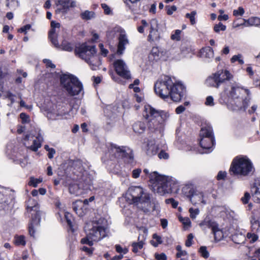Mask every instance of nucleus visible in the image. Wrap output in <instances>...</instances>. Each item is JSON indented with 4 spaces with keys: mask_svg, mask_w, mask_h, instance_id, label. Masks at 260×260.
I'll return each mask as SVG.
<instances>
[{
    "mask_svg": "<svg viewBox=\"0 0 260 260\" xmlns=\"http://www.w3.org/2000/svg\"><path fill=\"white\" fill-rule=\"evenodd\" d=\"M214 74L220 85L225 83L224 91L222 93V95L225 94L233 100L232 105L234 106L235 110H244L247 107L250 99L249 90L241 87L236 83L225 82L232 76L227 70H219Z\"/></svg>",
    "mask_w": 260,
    "mask_h": 260,
    "instance_id": "nucleus-1",
    "label": "nucleus"
},
{
    "mask_svg": "<svg viewBox=\"0 0 260 260\" xmlns=\"http://www.w3.org/2000/svg\"><path fill=\"white\" fill-rule=\"evenodd\" d=\"M155 93L163 99H170L174 102H179L185 93V88L180 83H174L171 78L165 76L159 78L154 86Z\"/></svg>",
    "mask_w": 260,
    "mask_h": 260,
    "instance_id": "nucleus-2",
    "label": "nucleus"
},
{
    "mask_svg": "<svg viewBox=\"0 0 260 260\" xmlns=\"http://www.w3.org/2000/svg\"><path fill=\"white\" fill-rule=\"evenodd\" d=\"M126 199L130 204H135L146 213L151 209L152 211L155 210L157 205L151 200L150 193L140 186L129 187L126 193Z\"/></svg>",
    "mask_w": 260,
    "mask_h": 260,
    "instance_id": "nucleus-3",
    "label": "nucleus"
},
{
    "mask_svg": "<svg viewBox=\"0 0 260 260\" xmlns=\"http://www.w3.org/2000/svg\"><path fill=\"white\" fill-rule=\"evenodd\" d=\"M105 219L99 218L87 223L84 226L86 237L81 240L83 244L92 246L93 242H98L106 236V228Z\"/></svg>",
    "mask_w": 260,
    "mask_h": 260,
    "instance_id": "nucleus-4",
    "label": "nucleus"
},
{
    "mask_svg": "<svg viewBox=\"0 0 260 260\" xmlns=\"http://www.w3.org/2000/svg\"><path fill=\"white\" fill-rule=\"evenodd\" d=\"M150 175L154 192L162 196L177 189V182L174 178L159 175L156 172L151 173Z\"/></svg>",
    "mask_w": 260,
    "mask_h": 260,
    "instance_id": "nucleus-5",
    "label": "nucleus"
},
{
    "mask_svg": "<svg viewBox=\"0 0 260 260\" xmlns=\"http://www.w3.org/2000/svg\"><path fill=\"white\" fill-rule=\"evenodd\" d=\"M230 171L234 175L241 177L251 176L255 172L251 160L245 155H239L234 158Z\"/></svg>",
    "mask_w": 260,
    "mask_h": 260,
    "instance_id": "nucleus-6",
    "label": "nucleus"
},
{
    "mask_svg": "<svg viewBox=\"0 0 260 260\" xmlns=\"http://www.w3.org/2000/svg\"><path fill=\"white\" fill-rule=\"evenodd\" d=\"M75 55L84 60L92 70H96L101 64L99 57L96 55L94 46H88L82 44L75 49Z\"/></svg>",
    "mask_w": 260,
    "mask_h": 260,
    "instance_id": "nucleus-7",
    "label": "nucleus"
},
{
    "mask_svg": "<svg viewBox=\"0 0 260 260\" xmlns=\"http://www.w3.org/2000/svg\"><path fill=\"white\" fill-rule=\"evenodd\" d=\"M143 116L148 119V127L150 131L160 132L163 129L164 120L159 111L156 110L150 105H146Z\"/></svg>",
    "mask_w": 260,
    "mask_h": 260,
    "instance_id": "nucleus-8",
    "label": "nucleus"
},
{
    "mask_svg": "<svg viewBox=\"0 0 260 260\" xmlns=\"http://www.w3.org/2000/svg\"><path fill=\"white\" fill-rule=\"evenodd\" d=\"M60 83L71 96L78 95L83 90L82 83L77 78L72 75H63L60 78Z\"/></svg>",
    "mask_w": 260,
    "mask_h": 260,
    "instance_id": "nucleus-9",
    "label": "nucleus"
},
{
    "mask_svg": "<svg viewBox=\"0 0 260 260\" xmlns=\"http://www.w3.org/2000/svg\"><path fill=\"white\" fill-rule=\"evenodd\" d=\"M201 137L200 144L204 149H210L214 144V138L212 135V129L210 126H204L200 131Z\"/></svg>",
    "mask_w": 260,
    "mask_h": 260,
    "instance_id": "nucleus-10",
    "label": "nucleus"
},
{
    "mask_svg": "<svg viewBox=\"0 0 260 260\" xmlns=\"http://www.w3.org/2000/svg\"><path fill=\"white\" fill-rule=\"evenodd\" d=\"M110 151L115 155L116 157H121L127 163H132L133 161L132 151L128 148L124 146H118L116 145H111Z\"/></svg>",
    "mask_w": 260,
    "mask_h": 260,
    "instance_id": "nucleus-11",
    "label": "nucleus"
},
{
    "mask_svg": "<svg viewBox=\"0 0 260 260\" xmlns=\"http://www.w3.org/2000/svg\"><path fill=\"white\" fill-rule=\"evenodd\" d=\"M200 225H205L209 228H211L212 233L214 235L215 241H219L222 238L223 233L219 229L218 224L214 221L210 220L209 218H205L204 220L200 223Z\"/></svg>",
    "mask_w": 260,
    "mask_h": 260,
    "instance_id": "nucleus-12",
    "label": "nucleus"
},
{
    "mask_svg": "<svg viewBox=\"0 0 260 260\" xmlns=\"http://www.w3.org/2000/svg\"><path fill=\"white\" fill-rule=\"evenodd\" d=\"M55 5L57 7L55 10L56 14H66L70 8L76 6V3L71 0H57L55 1Z\"/></svg>",
    "mask_w": 260,
    "mask_h": 260,
    "instance_id": "nucleus-13",
    "label": "nucleus"
},
{
    "mask_svg": "<svg viewBox=\"0 0 260 260\" xmlns=\"http://www.w3.org/2000/svg\"><path fill=\"white\" fill-rule=\"evenodd\" d=\"M114 67L118 75L126 79L131 77L129 71L125 62L121 59H117L114 62Z\"/></svg>",
    "mask_w": 260,
    "mask_h": 260,
    "instance_id": "nucleus-14",
    "label": "nucleus"
},
{
    "mask_svg": "<svg viewBox=\"0 0 260 260\" xmlns=\"http://www.w3.org/2000/svg\"><path fill=\"white\" fill-rule=\"evenodd\" d=\"M188 196L189 198L190 202L194 205L199 204L200 202L206 204L204 200V194L202 191H200L193 188L189 190V194Z\"/></svg>",
    "mask_w": 260,
    "mask_h": 260,
    "instance_id": "nucleus-15",
    "label": "nucleus"
},
{
    "mask_svg": "<svg viewBox=\"0 0 260 260\" xmlns=\"http://www.w3.org/2000/svg\"><path fill=\"white\" fill-rule=\"evenodd\" d=\"M129 43L127 37L124 31H121L118 37V44L117 53L119 55L123 54L125 47V46Z\"/></svg>",
    "mask_w": 260,
    "mask_h": 260,
    "instance_id": "nucleus-16",
    "label": "nucleus"
},
{
    "mask_svg": "<svg viewBox=\"0 0 260 260\" xmlns=\"http://www.w3.org/2000/svg\"><path fill=\"white\" fill-rule=\"evenodd\" d=\"M158 149V145L153 141H149L147 143L145 151L147 155L152 156L157 154Z\"/></svg>",
    "mask_w": 260,
    "mask_h": 260,
    "instance_id": "nucleus-17",
    "label": "nucleus"
},
{
    "mask_svg": "<svg viewBox=\"0 0 260 260\" xmlns=\"http://www.w3.org/2000/svg\"><path fill=\"white\" fill-rule=\"evenodd\" d=\"M251 193L255 202L260 203V185H253L251 188Z\"/></svg>",
    "mask_w": 260,
    "mask_h": 260,
    "instance_id": "nucleus-18",
    "label": "nucleus"
},
{
    "mask_svg": "<svg viewBox=\"0 0 260 260\" xmlns=\"http://www.w3.org/2000/svg\"><path fill=\"white\" fill-rule=\"evenodd\" d=\"M43 140V136L39 134L36 139L33 140V144L30 146V149L34 151H37L41 147Z\"/></svg>",
    "mask_w": 260,
    "mask_h": 260,
    "instance_id": "nucleus-19",
    "label": "nucleus"
},
{
    "mask_svg": "<svg viewBox=\"0 0 260 260\" xmlns=\"http://www.w3.org/2000/svg\"><path fill=\"white\" fill-rule=\"evenodd\" d=\"M206 83L208 86L214 87L217 88H218L220 85L214 74L207 79Z\"/></svg>",
    "mask_w": 260,
    "mask_h": 260,
    "instance_id": "nucleus-20",
    "label": "nucleus"
},
{
    "mask_svg": "<svg viewBox=\"0 0 260 260\" xmlns=\"http://www.w3.org/2000/svg\"><path fill=\"white\" fill-rule=\"evenodd\" d=\"M200 55L202 57L208 58H212L213 57V49L210 47L203 48L200 51Z\"/></svg>",
    "mask_w": 260,
    "mask_h": 260,
    "instance_id": "nucleus-21",
    "label": "nucleus"
},
{
    "mask_svg": "<svg viewBox=\"0 0 260 260\" xmlns=\"http://www.w3.org/2000/svg\"><path fill=\"white\" fill-rule=\"evenodd\" d=\"M134 131L138 134L143 133L145 130V125L144 122L138 121L133 125Z\"/></svg>",
    "mask_w": 260,
    "mask_h": 260,
    "instance_id": "nucleus-22",
    "label": "nucleus"
},
{
    "mask_svg": "<svg viewBox=\"0 0 260 260\" xmlns=\"http://www.w3.org/2000/svg\"><path fill=\"white\" fill-rule=\"evenodd\" d=\"M160 52L158 47H153L149 55L150 60H157L160 57Z\"/></svg>",
    "mask_w": 260,
    "mask_h": 260,
    "instance_id": "nucleus-23",
    "label": "nucleus"
},
{
    "mask_svg": "<svg viewBox=\"0 0 260 260\" xmlns=\"http://www.w3.org/2000/svg\"><path fill=\"white\" fill-rule=\"evenodd\" d=\"M141 0H123L126 6L132 11L136 10L137 3Z\"/></svg>",
    "mask_w": 260,
    "mask_h": 260,
    "instance_id": "nucleus-24",
    "label": "nucleus"
},
{
    "mask_svg": "<svg viewBox=\"0 0 260 260\" xmlns=\"http://www.w3.org/2000/svg\"><path fill=\"white\" fill-rule=\"evenodd\" d=\"M82 205V203L80 201H78L75 203H73V208L74 210V211L79 216H82L83 215V213L82 209L79 208L78 207H80Z\"/></svg>",
    "mask_w": 260,
    "mask_h": 260,
    "instance_id": "nucleus-25",
    "label": "nucleus"
},
{
    "mask_svg": "<svg viewBox=\"0 0 260 260\" xmlns=\"http://www.w3.org/2000/svg\"><path fill=\"white\" fill-rule=\"evenodd\" d=\"M69 192L75 196H79L81 194L82 191L79 189L77 184L70 185L69 188Z\"/></svg>",
    "mask_w": 260,
    "mask_h": 260,
    "instance_id": "nucleus-26",
    "label": "nucleus"
},
{
    "mask_svg": "<svg viewBox=\"0 0 260 260\" xmlns=\"http://www.w3.org/2000/svg\"><path fill=\"white\" fill-rule=\"evenodd\" d=\"M62 50L66 51L71 52L73 50V46L70 43L66 41H63L61 45Z\"/></svg>",
    "mask_w": 260,
    "mask_h": 260,
    "instance_id": "nucleus-27",
    "label": "nucleus"
},
{
    "mask_svg": "<svg viewBox=\"0 0 260 260\" xmlns=\"http://www.w3.org/2000/svg\"><path fill=\"white\" fill-rule=\"evenodd\" d=\"M9 198L8 194L0 192V205L2 206L3 205L7 204Z\"/></svg>",
    "mask_w": 260,
    "mask_h": 260,
    "instance_id": "nucleus-28",
    "label": "nucleus"
},
{
    "mask_svg": "<svg viewBox=\"0 0 260 260\" xmlns=\"http://www.w3.org/2000/svg\"><path fill=\"white\" fill-rule=\"evenodd\" d=\"M94 13L92 11H85L81 14L83 19L89 20L94 17Z\"/></svg>",
    "mask_w": 260,
    "mask_h": 260,
    "instance_id": "nucleus-29",
    "label": "nucleus"
},
{
    "mask_svg": "<svg viewBox=\"0 0 260 260\" xmlns=\"http://www.w3.org/2000/svg\"><path fill=\"white\" fill-rule=\"evenodd\" d=\"M37 205L38 203L36 201L32 199H29L27 202L26 208L28 210H29V211L34 210H35L34 208H36Z\"/></svg>",
    "mask_w": 260,
    "mask_h": 260,
    "instance_id": "nucleus-30",
    "label": "nucleus"
},
{
    "mask_svg": "<svg viewBox=\"0 0 260 260\" xmlns=\"http://www.w3.org/2000/svg\"><path fill=\"white\" fill-rule=\"evenodd\" d=\"M14 243L16 245H25V238L23 236H16L15 237Z\"/></svg>",
    "mask_w": 260,
    "mask_h": 260,
    "instance_id": "nucleus-31",
    "label": "nucleus"
},
{
    "mask_svg": "<svg viewBox=\"0 0 260 260\" xmlns=\"http://www.w3.org/2000/svg\"><path fill=\"white\" fill-rule=\"evenodd\" d=\"M42 181V178L36 179L33 177L30 178V180L28 183V185L36 187L38 184Z\"/></svg>",
    "mask_w": 260,
    "mask_h": 260,
    "instance_id": "nucleus-32",
    "label": "nucleus"
},
{
    "mask_svg": "<svg viewBox=\"0 0 260 260\" xmlns=\"http://www.w3.org/2000/svg\"><path fill=\"white\" fill-rule=\"evenodd\" d=\"M144 244V243L142 241L138 243L134 242L132 244V246L133 247V251L135 253L137 252L139 249H141L143 248Z\"/></svg>",
    "mask_w": 260,
    "mask_h": 260,
    "instance_id": "nucleus-33",
    "label": "nucleus"
},
{
    "mask_svg": "<svg viewBox=\"0 0 260 260\" xmlns=\"http://www.w3.org/2000/svg\"><path fill=\"white\" fill-rule=\"evenodd\" d=\"M157 37V30L155 29L153 27V26L151 24L150 33L148 36L149 40V41H153L154 39H156Z\"/></svg>",
    "mask_w": 260,
    "mask_h": 260,
    "instance_id": "nucleus-34",
    "label": "nucleus"
},
{
    "mask_svg": "<svg viewBox=\"0 0 260 260\" xmlns=\"http://www.w3.org/2000/svg\"><path fill=\"white\" fill-rule=\"evenodd\" d=\"M250 25H258L260 24V18L258 17H253L247 20H245Z\"/></svg>",
    "mask_w": 260,
    "mask_h": 260,
    "instance_id": "nucleus-35",
    "label": "nucleus"
},
{
    "mask_svg": "<svg viewBox=\"0 0 260 260\" xmlns=\"http://www.w3.org/2000/svg\"><path fill=\"white\" fill-rule=\"evenodd\" d=\"M7 6L11 9H15L19 6L17 0H7Z\"/></svg>",
    "mask_w": 260,
    "mask_h": 260,
    "instance_id": "nucleus-36",
    "label": "nucleus"
},
{
    "mask_svg": "<svg viewBox=\"0 0 260 260\" xmlns=\"http://www.w3.org/2000/svg\"><path fill=\"white\" fill-rule=\"evenodd\" d=\"M199 252L201 256L205 258H207L209 256V253L206 246H201L199 249Z\"/></svg>",
    "mask_w": 260,
    "mask_h": 260,
    "instance_id": "nucleus-37",
    "label": "nucleus"
},
{
    "mask_svg": "<svg viewBox=\"0 0 260 260\" xmlns=\"http://www.w3.org/2000/svg\"><path fill=\"white\" fill-rule=\"evenodd\" d=\"M196 14V11H193L190 13H187L185 15V17L189 19L190 23L192 25H193L196 23L195 16Z\"/></svg>",
    "mask_w": 260,
    "mask_h": 260,
    "instance_id": "nucleus-38",
    "label": "nucleus"
},
{
    "mask_svg": "<svg viewBox=\"0 0 260 260\" xmlns=\"http://www.w3.org/2000/svg\"><path fill=\"white\" fill-rule=\"evenodd\" d=\"M251 229L253 231H257L259 228V221L255 219L254 218H252L251 220Z\"/></svg>",
    "mask_w": 260,
    "mask_h": 260,
    "instance_id": "nucleus-39",
    "label": "nucleus"
},
{
    "mask_svg": "<svg viewBox=\"0 0 260 260\" xmlns=\"http://www.w3.org/2000/svg\"><path fill=\"white\" fill-rule=\"evenodd\" d=\"M181 30L177 29L175 31L174 34H172L171 36V38L172 40L179 41L181 39L180 35Z\"/></svg>",
    "mask_w": 260,
    "mask_h": 260,
    "instance_id": "nucleus-40",
    "label": "nucleus"
},
{
    "mask_svg": "<svg viewBox=\"0 0 260 260\" xmlns=\"http://www.w3.org/2000/svg\"><path fill=\"white\" fill-rule=\"evenodd\" d=\"M247 238L249 240L250 242L254 243L257 240L258 236L254 233H248L247 234Z\"/></svg>",
    "mask_w": 260,
    "mask_h": 260,
    "instance_id": "nucleus-41",
    "label": "nucleus"
},
{
    "mask_svg": "<svg viewBox=\"0 0 260 260\" xmlns=\"http://www.w3.org/2000/svg\"><path fill=\"white\" fill-rule=\"evenodd\" d=\"M176 249L178 251V252L176 254V257L177 258L180 257L182 256H185L187 254V252L185 250H182V247L179 245L176 246Z\"/></svg>",
    "mask_w": 260,
    "mask_h": 260,
    "instance_id": "nucleus-42",
    "label": "nucleus"
},
{
    "mask_svg": "<svg viewBox=\"0 0 260 260\" xmlns=\"http://www.w3.org/2000/svg\"><path fill=\"white\" fill-rule=\"evenodd\" d=\"M226 29V26L223 25L221 22L218 24H215L214 26V30L216 32H219L220 30L224 31Z\"/></svg>",
    "mask_w": 260,
    "mask_h": 260,
    "instance_id": "nucleus-43",
    "label": "nucleus"
},
{
    "mask_svg": "<svg viewBox=\"0 0 260 260\" xmlns=\"http://www.w3.org/2000/svg\"><path fill=\"white\" fill-rule=\"evenodd\" d=\"M189 212L190 213V216L191 218L194 219L196 218L197 215L199 213V210L198 209H193L192 208H190L189 209Z\"/></svg>",
    "mask_w": 260,
    "mask_h": 260,
    "instance_id": "nucleus-44",
    "label": "nucleus"
},
{
    "mask_svg": "<svg viewBox=\"0 0 260 260\" xmlns=\"http://www.w3.org/2000/svg\"><path fill=\"white\" fill-rule=\"evenodd\" d=\"M20 118L23 123H26L29 122V117L24 113H21L20 114Z\"/></svg>",
    "mask_w": 260,
    "mask_h": 260,
    "instance_id": "nucleus-45",
    "label": "nucleus"
},
{
    "mask_svg": "<svg viewBox=\"0 0 260 260\" xmlns=\"http://www.w3.org/2000/svg\"><path fill=\"white\" fill-rule=\"evenodd\" d=\"M244 10L242 7H239L237 10L233 11V15L235 16H242L244 13Z\"/></svg>",
    "mask_w": 260,
    "mask_h": 260,
    "instance_id": "nucleus-46",
    "label": "nucleus"
},
{
    "mask_svg": "<svg viewBox=\"0 0 260 260\" xmlns=\"http://www.w3.org/2000/svg\"><path fill=\"white\" fill-rule=\"evenodd\" d=\"M193 236L192 234H190L187 236V239L185 242V246L187 247H190L192 244L193 241Z\"/></svg>",
    "mask_w": 260,
    "mask_h": 260,
    "instance_id": "nucleus-47",
    "label": "nucleus"
},
{
    "mask_svg": "<svg viewBox=\"0 0 260 260\" xmlns=\"http://www.w3.org/2000/svg\"><path fill=\"white\" fill-rule=\"evenodd\" d=\"M205 105L209 106H213L214 105V99L212 96H208L207 97Z\"/></svg>",
    "mask_w": 260,
    "mask_h": 260,
    "instance_id": "nucleus-48",
    "label": "nucleus"
},
{
    "mask_svg": "<svg viewBox=\"0 0 260 260\" xmlns=\"http://www.w3.org/2000/svg\"><path fill=\"white\" fill-rule=\"evenodd\" d=\"M250 198V193L246 192L244 193V196L241 198V200L244 204H247Z\"/></svg>",
    "mask_w": 260,
    "mask_h": 260,
    "instance_id": "nucleus-49",
    "label": "nucleus"
},
{
    "mask_svg": "<svg viewBox=\"0 0 260 260\" xmlns=\"http://www.w3.org/2000/svg\"><path fill=\"white\" fill-rule=\"evenodd\" d=\"M166 203L167 204H171L172 205V207L174 208H176L177 207L178 205V202L176 201L173 198L167 199L166 200Z\"/></svg>",
    "mask_w": 260,
    "mask_h": 260,
    "instance_id": "nucleus-50",
    "label": "nucleus"
},
{
    "mask_svg": "<svg viewBox=\"0 0 260 260\" xmlns=\"http://www.w3.org/2000/svg\"><path fill=\"white\" fill-rule=\"evenodd\" d=\"M49 38H50L52 43L55 47L58 48H60V46L57 40V36H54L52 37H49Z\"/></svg>",
    "mask_w": 260,
    "mask_h": 260,
    "instance_id": "nucleus-51",
    "label": "nucleus"
},
{
    "mask_svg": "<svg viewBox=\"0 0 260 260\" xmlns=\"http://www.w3.org/2000/svg\"><path fill=\"white\" fill-rule=\"evenodd\" d=\"M167 13L168 15H172L174 12L176 11L177 10V8L175 6H172L171 7L167 6Z\"/></svg>",
    "mask_w": 260,
    "mask_h": 260,
    "instance_id": "nucleus-52",
    "label": "nucleus"
},
{
    "mask_svg": "<svg viewBox=\"0 0 260 260\" xmlns=\"http://www.w3.org/2000/svg\"><path fill=\"white\" fill-rule=\"evenodd\" d=\"M155 257L157 260H167V257L165 253L155 254Z\"/></svg>",
    "mask_w": 260,
    "mask_h": 260,
    "instance_id": "nucleus-53",
    "label": "nucleus"
},
{
    "mask_svg": "<svg viewBox=\"0 0 260 260\" xmlns=\"http://www.w3.org/2000/svg\"><path fill=\"white\" fill-rule=\"evenodd\" d=\"M158 156L160 159H167L169 158V154L168 153H166L165 151L161 150L160 152L158 154Z\"/></svg>",
    "mask_w": 260,
    "mask_h": 260,
    "instance_id": "nucleus-54",
    "label": "nucleus"
},
{
    "mask_svg": "<svg viewBox=\"0 0 260 260\" xmlns=\"http://www.w3.org/2000/svg\"><path fill=\"white\" fill-rule=\"evenodd\" d=\"M43 62L46 64L47 67H49L52 69H54L55 68V64H54L52 61L48 59H43Z\"/></svg>",
    "mask_w": 260,
    "mask_h": 260,
    "instance_id": "nucleus-55",
    "label": "nucleus"
},
{
    "mask_svg": "<svg viewBox=\"0 0 260 260\" xmlns=\"http://www.w3.org/2000/svg\"><path fill=\"white\" fill-rule=\"evenodd\" d=\"M141 172L140 169H136L133 171L132 176L134 178H137L139 177L140 174Z\"/></svg>",
    "mask_w": 260,
    "mask_h": 260,
    "instance_id": "nucleus-56",
    "label": "nucleus"
},
{
    "mask_svg": "<svg viewBox=\"0 0 260 260\" xmlns=\"http://www.w3.org/2000/svg\"><path fill=\"white\" fill-rule=\"evenodd\" d=\"M102 7L104 10V12L106 14H110L111 12V11L110 10V8L109 7L106 5V4H102Z\"/></svg>",
    "mask_w": 260,
    "mask_h": 260,
    "instance_id": "nucleus-57",
    "label": "nucleus"
},
{
    "mask_svg": "<svg viewBox=\"0 0 260 260\" xmlns=\"http://www.w3.org/2000/svg\"><path fill=\"white\" fill-rule=\"evenodd\" d=\"M30 27L31 25L30 24H27L20 28L18 30V31L20 32H24V34H26V31L30 29Z\"/></svg>",
    "mask_w": 260,
    "mask_h": 260,
    "instance_id": "nucleus-58",
    "label": "nucleus"
},
{
    "mask_svg": "<svg viewBox=\"0 0 260 260\" xmlns=\"http://www.w3.org/2000/svg\"><path fill=\"white\" fill-rule=\"evenodd\" d=\"M99 47L101 50V54L103 55H104V56H106L107 55V54L108 53V50L104 48V45L103 44H100Z\"/></svg>",
    "mask_w": 260,
    "mask_h": 260,
    "instance_id": "nucleus-59",
    "label": "nucleus"
},
{
    "mask_svg": "<svg viewBox=\"0 0 260 260\" xmlns=\"http://www.w3.org/2000/svg\"><path fill=\"white\" fill-rule=\"evenodd\" d=\"M82 250L86 252L87 253H88L89 255H92L93 253V251L94 250L93 248H88L86 246H83L82 248Z\"/></svg>",
    "mask_w": 260,
    "mask_h": 260,
    "instance_id": "nucleus-60",
    "label": "nucleus"
},
{
    "mask_svg": "<svg viewBox=\"0 0 260 260\" xmlns=\"http://www.w3.org/2000/svg\"><path fill=\"white\" fill-rule=\"evenodd\" d=\"M180 221L185 225H189L190 224V219L188 217L183 218L180 217Z\"/></svg>",
    "mask_w": 260,
    "mask_h": 260,
    "instance_id": "nucleus-61",
    "label": "nucleus"
},
{
    "mask_svg": "<svg viewBox=\"0 0 260 260\" xmlns=\"http://www.w3.org/2000/svg\"><path fill=\"white\" fill-rule=\"evenodd\" d=\"M71 216V215L68 213H66L65 214V217H66V220H67V222L68 223V224L70 226V227L71 228H72L73 226V225H72V221L70 219V217Z\"/></svg>",
    "mask_w": 260,
    "mask_h": 260,
    "instance_id": "nucleus-62",
    "label": "nucleus"
},
{
    "mask_svg": "<svg viewBox=\"0 0 260 260\" xmlns=\"http://www.w3.org/2000/svg\"><path fill=\"white\" fill-rule=\"evenodd\" d=\"M226 172H222L220 171L218 172L217 176V179L218 180H221L225 178L226 176Z\"/></svg>",
    "mask_w": 260,
    "mask_h": 260,
    "instance_id": "nucleus-63",
    "label": "nucleus"
},
{
    "mask_svg": "<svg viewBox=\"0 0 260 260\" xmlns=\"http://www.w3.org/2000/svg\"><path fill=\"white\" fill-rule=\"evenodd\" d=\"M185 107L181 105L177 107V108L176 109V112L177 114H180L183 112L185 111Z\"/></svg>",
    "mask_w": 260,
    "mask_h": 260,
    "instance_id": "nucleus-64",
    "label": "nucleus"
}]
</instances>
